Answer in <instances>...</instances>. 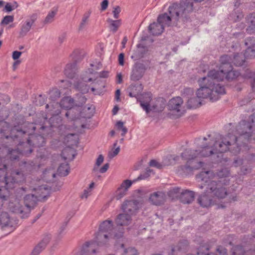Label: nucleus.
Instances as JSON below:
<instances>
[{"mask_svg": "<svg viewBox=\"0 0 255 255\" xmlns=\"http://www.w3.org/2000/svg\"><path fill=\"white\" fill-rule=\"evenodd\" d=\"M210 174V171H203L198 176V178L201 180H204L207 176Z\"/></svg>", "mask_w": 255, "mask_h": 255, "instance_id": "052dcab7", "label": "nucleus"}, {"mask_svg": "<svg viewBox=\"0 0 255 255\" xmlns=\"http://www.w3.org/2000/svg\"><path fill=\"white\" fill-rule=\"evenodd\" d=\"M58 172L61 176H65L69 172V166L67 163H63L60 165Z\"/></svg>", "mask_w": 255, "mask_h": 255, "instance_id": "79ce46f5", "label": "nucleus"}, {"mask_svg": "<svg viewBox=\"0 0 255 255\" xmlns=\"http://www.w3.org/2000/svg\"><path fill=\"white\" fill-rule=\"evenodd\" d=\"M197 255H228L227 250L221 246L218 247L214 254H210L208 249L206 252H203L202 249H200L197 252Z\"/></svg>", "mask_w": 255, "mask_h": 255, "instance_id": "473e14b6", "label": "nucleus"}, {"mask_svg": "<svg viewBox=\"0 0 255 255\" xmlns=\"http://www.w3.org/2000/svg\"><path fill=\"white\" fill-rule=\"evenodd\" d=\"M203 98L198 96L197 91L195 95H194L188 99L186 102V106L188 109H195L201 105L202 100Z\"/></svg>", "mask_w": 255, "mask_h": 255, "instance_id": "a878e982", "label": "nucleus"}, {"mask_svg": "<svg viewBox=\"0 0 255 255\" xmlns=\"http://www.w3.org/2000/svg\"><path fill=\"white\" fill-rule=\"evenodd\" d=\"M104 160V156L102 154H100L97 158L95 165L93 169V172L95 175L98 174L99 173H105L108 170L109 167V163L105 164L102 167L99 168L100 166L103 163Z\"/></svg>", "mask_w": 255, "mask_h": 255, "instance_id": "aec40b11", "label": "nucleus"}, {"mask_svg": "<svg viewBox=\"0 0 255 255\" xmlns=\"http://www.w3.org/2000/svg\"><path fill=\"white\" fill-rule=\"evenodd\" d=\"M22 54V52L18 51H14L12 52V58L14 60H19L18 59Z\"/></svg>", "mask_w": 255, "mask_h": 255, "instance_id": "bf43d9fd", "label": "nucleus"}, {"mask_svg": "<svg viewBox=\"0 0 255 255\" xmlns=\"http://www.w3.org/2000/svg\"><path fill=\"white\" fill-rule=\"evenodd\" d=\"M255 252V229L252 231V234L248 237L243 246L238 245L232 249V255H244L246 252Z\"/></svg>", "mask_w": 255, "mask_h": 255, "instance_id": "423d86ee", "label": "nucleus"}, {"mask_svg": "<svg viewBox=\"0 0 255 255\" xmlns=\"http://www.w3.org/2000/svg\"><path fill=\"white\" fill-rule=\"evenodd\" d=\"M166 199V196L164 192L157 191L150 194L149 198V202L155 206H159L163 204Z\"/></svg>", "mask_w": 255, "mask_h": 255, "instance_id": "dca6fc26", "label": "nucleus"}, {"mask_svg": "<svg viewBox=\"0 0 255 255\" xmlns=\"http://www.w3.org/2000/svg\"><path fill=\"white\" fill-rule=\"evenodd\" d=\"M245 62V56L242 52L235 53L232 57L233 64L236 66L243 65Z\"/></svg>", "mask_w": 255, "mask_h": 255, "instance_id": "f704fd0d", "label": "nucleus"}, {"mask_svg": "<svg viewBox=\"0 0 255 255\" xmlns=\"http://www.w3.org/2000/svg\"><path fill=\"white\" fill-rule=\"evenodd\" d=\"M118 141H116L113 144V147L109 151L108 154V157L110 159H112L115 156H117L120 150V147L117 146Z\"/></svg>", "mask_w": 255, "mask_h": 255, "instance_id": "58836bf2", "label": "nucleus"}, {"mask_svg": "<svg viewBox=\"0 0 255 255\" xmlns=\"http://www.w3.org/2000/svg\"><path fill=\"white\" fill-rule=\"evenodd\" d=\"M215 145V140L211 139L208 142V145L202 147L199 152V156L208 157L216 153L214 146Z\"/></svg>", "mask_w": 255, "mask_h": 255, "instance_id": "6ab92c4d", "label": "nucleus"}, {"mask_svg": "<svg viewBox=\"0 0 255 255\" xmlns=\"http://www.w3.org/2000/svg\"><path fill=\"white\" fill-rule=\"evenodd\" d=\"M59 103L60 107L66 110H70L77 106L74 99L71 96L64 97Z\"/></svg>", "mask_w": 255, "mask_h": 255, "instance_id": "b1692460", "label": "nucleus"}, {"mask_svg": "<svg viewBox=\"0 0 255 255\" xmlns=\"http://www.w3.org/2000/svg\"><path fill=\"white\" fill-rule=\"evenodd\" d=\"M44 249V248L38 244L34 248L30 255H38Z\"/></svg>", "mask_w": 255, "mask_h": 255, "instance_id": "603ef678", "label": "nucleus"}, {"mask_svg": "<svg viewBox=\"0 0 255 255\" xmlns=\"http://www.w3.org/2000/svg\"><path fill=\"white\" fill-rule=\"evenodd\" d=\"M147 48L142 44H138L133 50L131 58L134 61L143 58L148 53Z\"/></svg>", "mask_w": 255, "mask_h": 255, "instance_id": "412c9836", "label": "nucleus"}, {"mask_svg": "<svg viewBox=\"0 0 255 255\" xmlns=\"http://www.w3.org/2000/svg\"><path fill=\"white\" fill-rule=\"evenodd\" d=\"M237 137L234 135H228L222 138L221 141L216 142L215 140V145H213L216 153L224 152L228 151L229 146L236 143Z\"/></svg>", "mask_w": 255, "mask_h": 255, "instance_id": "6e6552de", "label": "nucleus"}, {"mask_svg": "<svg viewBox=\"0 0 255 255\" xmlns=\"http://www.w3.org/2000/svg\"><path fill=\"white\" fill-rule=\"evenodd\" d=\"M246 45L247 46L246 50L247 56L253 58L255 57V39L250 38L247 39Z\"/></svg>", "mask_w": 255, "mask_h": 255, "instance_id": "cd10ccee", "label": "nucleus"}, {"mask_svg": "<svg viewBox=\"0 0 255 255\" xmlns=\"http://www.w3.org/2000/svg\"><path fill=\"white\" fill-rule=\"evenodd\" d=\"M149 30L152 33L153 35H159L161 34L164 29V27L160 23L157 22L153 23L149 26Z\"/></svg>", "mask_w": 255, "mask_h": 255, "instance_id": "7c9ffc66", "label": "nucleus"}, {"mask_svg": "<svg viewBox=\"0 0 255 255\" xmlns=\"http://www.w3.org/2000/svg\"><path fill=\"white\" fill-rule=\"evenodd\" d=\"M169 110L175 114L177 117H180L184 113L183 101L180 97L171 99L168 103Z\"/></svg>", "mask_w": 255, "mask_h": 255, "instance_id": "1a4fd4ad", "label": "nucleus"}, {"mask_svg": "<svg viewBox=\"0 0 255 255\" xmlns=\"http://www.w3.org/2000/svg\"><path fill=\"white\" fill-rule=\"evenodd\" d=\"M95 187V183L92 182L89 185L88 187L84 190L81 194L80 197L82 199H87V198L92 194L93 190Z\"/></svg>", "mask_w": 255, "mask_h": 255, "instance_id": "4c0bfd02", "label": "nucleus"}, {"mask_svg": "<svg viewBox=\"0 0 255 255\" xmlns=\"http://www.w3.org/2000/svg\"><path fill=\"white\" fill-rule=\"evenodd\" d=\"M121 11V7L118 6H115L113 7V14L114 16V18L115 19H118L119 17L120 16V13Z\"/></svg>", "mask_w": 255, "mask_h": 255, "instance_id": "5fc2aeb1", "label": "nucleus"}, {"mask_svg": "<svg viewBox=\"0 0 255 255\" xmlns=\"http://www.w3.org/2000/svg\"><path fill=\"white\" fill-rule=\"evenodd\" d=\"M21 60H14V62L13 63L12 65V68L14 70H15L17 66L20 64Z\"/></svg>", "mask_w": 255, "mask_h": 255, "instance_id": "774afa93", "label": "nucleus"}, {"mask_svg": "<svg viewBox=\"0 0 255 255\" xmlns=\"http://www.w3.org/2000/svg\"><path fill=\"white\" fill-rule=\"evenodd\" d=\"M116 126L118 130H121L122 131L121 134L123 136H125L128 132V129L124 126V123L122 121H118L116 124Z\"/></svg>", "mask_w": 255, "mask_h": 255, "instance_id": "c03bdc74", "label": "nucleus"}, {"mask_svg": "<svg viewBox=\"0 0 255 255\" xmlns=\"http://www.w3.org/2000/svg\"><path fill=\"white\" fill-rule=\"evenodd\" d=\"M123 255H137V252L134 248H129L124 251Z\"/></svg>", "mask_w": 255, "mask_h": 255, "instance_id": "8fccbe9b", "label": "nucleus"}, {"mask_svg": "<svg viewBox=\"0 0 255 255\" xmlns=\"http://www.w3.org/2000/svg\"><path fill=\"white\" fill-rule=\"evenodd\" d=\"M65 116L69 121H72L79 119L80 115L79 111L76 109H74L67 112Z\"/></svg>", "mask_w": 255, "mask_h": 255, "instance_id": "ea45409f", "label": "nucleus"}, {"mask_svg": "<svg viewBox=\"0 0 255 255\" xmlns=\"http://www.w3.org/2000/svg\"><path fill=\"white\" fill-rule=\"evenodd\" d=\"M76 141V136L74 134H68L64 135V141L65 143H70L71 144Z\"/></svg>", "mask_w": 255, "mask_h": 255, "instance_id": "49530a36", "label": "nucleus"}, {"mask_svg": "<svg viewBox=\"0 0 255 255\" xmlns=\"http://www.w3.org/2000/svg\"><path fill=\"white\" fill-rule=\"evenodd\" d=\"M253 126L249 122L243 121L237 127V131L241 135H244L248 137L251 136V128Z\"/></svg>", "mask_w": 255, "mask_h": 255, "instance_id": "4be33fe9", "label": "nucleus"}, {"mask_svg": "<svg viewBox=\"0 0 255 255\" xmlns=\"http://www.w3.org/2000/svg\"><path fill=\"white\" fill-rule=\"evenodd\" d=\"M198 201L199 204L203 207H209L216 201L215 199L210 197V195L207 192V189L204 194L199 196Z\"/></svg>", "mask_w": 255, "mask_h": 255, "instance_id": "5701e85b", "label": "nucleus"}, {"mask_svg": "<svg viewBox=\"0 0 255 255\" xmlns=\"http://www.w3.org/2000/svg\"><path fill=\"white\" fill-rule=\"evenodd\" d=\"M229 174V171L227 169H224L218 172L217 175L220 178H223L224 177L227 176Z\"/></svg>", "mask_w": 255, "mask_h": 255, "instance_id": "13d9d810", "label": "nucleus"}, {"mask_svg": "<svg viewBox=\"0 0 255 255\" xmlns=\"http://www.w3.org/2000/svg\"><path fill=\"white\" fill-rule=\"evenodd\" d=\"M51 239V236L50 234H45L44 235L42 240L41 242L39 244L43 248H45L46 246L50 243Z\"/></svg>", "mask_w": 255, "mask_h": 255, "instance_id": "a18cd8bd", "label": "nucleus"}, {"mask_svg": "<svg viewBox=\"0 0 255 255\" xmlns=\"http://www.w3.org/2000/svg\"><path fill=\"white\" fill-rule=\"evenodd\" d=\"M220 70H216V72L223 74V80L225 79L226 71H229L232 68V57L227 55L222 56L220 58Z\"/></svg>", "mask_w": 255, "mask_h": 255, "instance_id": "9b49d317", "label": "nucleus"}, {"mask_svg": "<svg viewBox=\"0 0 255 255\" xmlns=\"http://www.w3.org/2000/svg\"><path fill=\"white\" fill-rule=\"evenodd\" d=\"M115 222L117 228H123L124 231L125 229H128V226L132 223V218L131 215L124 213L117 216Z\"/></svg>", "mask_w": 255, "mask_h": 255, "instance_id": "2eb2a0df", "label": "nucleus"}, {"mask_svg": "<svg viewBox=\"0 0 255 255\" xmlns=\"http://www.w3.org/2000/svg\"><path fill=\"white\" fill-rule=\"evenodd\" d=\"M151 99V95L147 94L143 95L142 99L140 101V106L145 111L147 114H148L150 112H157L159 111L155 106L150 104Z\"/></svg>", "mask_w": 255, "mask_h": 255, "instance_id": "a211bd4d", "label": "nucleus"}, {"mask_svg": "<svg viewBox=\"0 0 255 255\" xmlns=\"http://www.w3.org/2000/svg\"><path fill=\"white\" fill-rule=\"evenodd\" d=\"M168 11L169 14H160L157 18V21L164 27L175 25L180 19L187 18L192 11V0H181L179 3H173Z\"/></svg>", "mask_w": 255, "mask_h": 255, "instance_id": "f03ea898", "label": "nucleus"}, {"mask_svg": "<svg viewBox=\"0 0 255 255\" xmlns=\"http://www.w3.org/2000/svg\"><path fill=\"white\" fill-rule=\"evenodd\" d=\"M140 205L137 200H126L122 204V209L124 213L132 215L139 208Z\"/></svg>", "mask_w": 255, "mask_h": 255, "instance_id": "ddd939ff", "label": "nucleus"}, {"mask_svg": "<svg viewBox=\"0 0 255 255\" xmlns=\"http://www.w3.org/2000/svg\"><path fill=\"white\" fill-rule=\"evenodd\" d=\"M226 71V75L225 77L226 79L228 80H234L235 79H237V78H239L240 77H243L244 78L245 76L247 75H244L241 76V74L237 71L232 70V69L229 70V71Z\"/></svg>", "mask_w": 255, "mask_h": 255, "instance_id": "e433bc0d", "label": "nucleus"}, {"mask_svg": "<svg viewBox=\"0 0 255 255\" xmlns=\"http://www.w3.org/2000/svg\"><path fill=\"white\" fill-rule=\"evenodd\" d=\"M82 251L86 255H92L96 253V244L93 242H87L83 246Z\"/></svg>", "mask_w": 255, "mask_h": 255, "instance_id": "2f4dec72", "label": "nucleus"}, {"mask_svg": "<svg viewBox=\"0 0 255 255\" xmlns=\"http://www.w3.org/2000/svg\"><path fill=\"white\" fill-rule=\"evenodd\" d=\"M89 20V16L85 15L82 20V21L80 24L79 29L80 30H82L85 26V25L88 23Z\"/></svg>", "mask_w": 255, "mask_h": 255, "instance_id": "6e6d98bb", "label": "nucleus"}, {"mask_svg": "<svg viewBox=\"0 0 255 255\" xmlns=\"http://www.w3.org/2000/svg\"><path fill=\"white\" fill-rule=\"evenodd\" d=\"M65 75L71 79V84L77 89L80 90L86 83L93 81L95 77L93 73L86 72L82 76L77 75L78 68L75 62L69 63L64 68Z\"/></svg>", "mask_w": 255, "mask_h": 255, "instance_id": "20e7f679", "label": "nucleus"}, {"mask_svg": "<svg viewBox=\"0 0 255 255\" xmlns=\"http://www.w3.org/2000/svg\"><path fill=\"white\" fill-rule=\"evenodd\" d=\"M127 191L125 189H123L120 187L118 189L116 192L115 198L117 200H120L126 194Z\"/></svg>", "mask_w": 255, "mask_h": 255, "instance_id": "de8ad7c7", "label": "nucleus"}, {"mask_svg": "<svg viewBox=\"0 0 255 255\" xmlns=\"http://www.w3.org/2000/svg\"><path fill=\"white\" fill-rule=\"evenodd\" d=\"M60 103H50L46 105L47 112L51 116H58L61 114Z\"/></svg>", "mask_w": 255, "mask_h": 255, "instance_id": "bb28decb", "label": "nucleus"}, {"mask_svg": "<svg viewBox=\"0 0 255 255\" xmlns=\"http://www.w3.org/2000/svg\"><path fill=\"white\" fill-rule=\"evenodd\" d=\"M56 12V10H52L50 11L45 17L44 20V23L45 24H48L52 22L54 20Z\"/></svg>", "mask_w": 255, "mask_h": 255, "instance_id": "37998d69", "label": "nucleus"}, {"mask_svg": "<svg viewBox=\"0 0 255 255\" xmlns=\"http://www.w3.org/2000/svg\"><path fill=\"white\" fill-rule=\"evenodd\" d=\"M181 158L187 162H190L192 160L199 157L198 151L191 149H185L181 154Z\"/></svg>", "mask_w": 255, "mask_h": 255, "instance_id": "393cba45", "label": "nucleus"}, {"mask_svg": "<svg viewBox=\"0 0 255 255\" xmlns=\"http://www.w3.org/2000/svg\"><path fill=\"white\" fill-rule=\"evenodd\" d=\"M109 1L108 0H104L101 3V10H106L108 6Z\"/></svg>", "mask_w": 255, "mask_h": 255, "instance_id": "0e129e2a", "label": "nucleus"}, {"mask_svg": "<svg viewBox=\"0 0 255 255\" xmlns=\"http://www.w3.org/2000/svg\"><path fill=\"white\" fill-rule=\"evenodd\" d=\"M16 224V222L10 218L7 213L4 212L0 214V225L3 230H5L7 233L13 231L15 228Z\"/></svg>", "mask_w": 255, "mask_h": 255, "instance_id": "9d476101", "label": "nucleus"}, {"mask_svg": "<svg viewBox=\"0 0 255 255\" xmlns=\"http://www.w3.org/2000/svg\"><path fill=\"white\" fill-rule=\"evenodd\" d=\"M223 75L216 72L215 69L210 70L206 76L198 80L199 88L197 90L198 96L209 99L211 101L218 100L221 95L225 93L223 86L216 81H223Z\"/></svg>", "mask_w": 255, "mask_h": 255, "instance_id": "f257e3e1", "label": "nucleus"}, {"mask_svg": "<svg viewBox=\"0 0 255 255\" xmlns=\"http://www.w3.org/2000/svg\"><path fill=\"white\" fill-rule=\"evenodd\" d=\"M247 75L245 76V78H251V84L253 90H255V75L252 77L251 76V73L247 70L246 71Z\"/></svg>", "mask_w": 255, "mask_h": 255, "instance_id": "3c124183", "label": "nucleus"}, {"mask_svg": "<svg viewBox=\"0 0 255 255\" xmlns=\"http://www.w3.org/2000/svg\"><path fill=\"white\" fill-rule=\"evenodd\" d=\"M205 186L207 192L216 201L225 198L228 195L226 185L221 181H211L205 184Z\"/></svg>", "mask_w": 255, "mask_h": 255, "instance_id": "39448f33", "label": "nucleus"}, {"mask_svg": "<svg viewBox=\"0 0 255 255\" xmlns=\"http://www.w3.org/2000/svg\"><path fill=\"white\" fill-rule=\"evenodd\" d=\"M147 67L143 63L136 62L133 65L130 75V79L133 81L140 80L143 76Z\"/></svg>", "mask_w": 255, "mask_h": 255, "instance_id": "f8f14e48", "label": "nucleus"}, {"mask_svg": "<svg viewBox=\"0 0 255 255\" xmlns=\"http://www.w3.org/2000/svg\"><path fill=\"white\" fill-rule=\"evenodd\" d=\"M33 190L35 192L34 195L38 198H45L48 196L49 190L45 186H40L37 188H34Z\"/></svg>", "mask_w": 255, "mask_h": 255, "instance_id": "72a5a7b5", "label": "nucleus"}, {"mask_svg": "<svg viewBox=\"0 0 255 255\" xmlns=\"http://www.w3.org/2000/svg\"><path fill=\"white\" fill-rule=\"evenodd\" d=\"M37 201L34 194H28L24 198V210L23 211L28 217L32 209L35 206Z\"/></svg>", "mask_w": 255, "mask_h": 255, "instance_id": "f3484780", "label": "nucleus"}, {"mask_svg": "<svg viewBox=\"0 0 255 255\" xmlns=\"http://www.w3.org/2000/svg\"><path fill=\"white\" fill-rule=\"evenodd\" d=\"M132 184V182L129 180H126L124 181L120 186V187L123 189H125V191L127 192L128 189L130 187Z\"/></svg>", "mask_w": 255, "mask_h": 255, "instance_id": "864d4df0", "label": "nucleus"}, {"mask_svg": "<svg viewBox=\"0 0 255 255\" xmlns=\"http://www.w3.org/2000/svg\"><path fill=\"white\" fill-rule=\"evenodd\" d=\"M82 53V50L79 49H75L70 56L73 58H77Z\"/></svg>", "mask_w": 255, "mask_h": 255, "instance_id": "680f3d73", "label": "nucleus"}, {"mask_svg": "<svg viewBox=\"0 0 255 255\" xmlns=\"http://www.w3.org/2000/svg\"><path fill=\"white\" fill-rule=\"evenodd\" d=\"M4 9L7 12H10L13 9V8L11 4L7 3L5 5Z\"/></svg>", "mask_w": 255, "mask_h": 255, "instance_id": "69168bd1", "label": "nucleus"}, {"mask_svg": "<svg viewBox=\"0 0 255 255\" xmlns=\"http://www.w3.org/2000/svg\"><path fill=\"white\" fill-rule=\"evenodd\" d=\"M124 54L123 53H120L119 55L118 62L119 64L121 66H123L124 65Z\"/></svg>", "mask_w": 255, "mask_h": 255, "instance_id": "e2e57ef3", "label": "nucleus"}, {"mask_svg": "<svg viewBox=\"0 0 255 255\" xmlns=\"http://www.w3.org/2000/svg\"><path fill=\"white\" fill-rule=\"evenodd\" d=\"M56 173L53 170H45L43 173V177L47 181H52L55 177Z\"/></svg>", "mask_w": 255, "mask_h": 255, "instance_id": "a19ab883", "label": "nucleus"}, {"mask_svg": "<svg viewBox=\"0 0 255 255\" xmlns=\"http://www.w3.org/2000/svg\"><path fill=\"white\" fill-rule=\"evenodd\" d=\"M13 20L14 16L13 15H6L3 18L1 21L0 24L7 25L8 24L12 22Z\"/></svg>", "mask_w": 255, "mask_h": 255, "instance_id": "09e8293b", "label": "nucleus"}, {"mask_svg": "<svg viewBox=\"0 0 255 255\" xmlns=\"http://www.w3.org/2000/svg\"><path fill=\"white\" fill-rule=\"evenodd\" d=\"M22 203L18 195H15L10 199L7 204V209L13 213L18 214L21 218H25L27 216L23 212L24 210V206Z\"/></svg>", "mask_w": 255, "mask_h": 255, "instance_id": "0eeeda50", "label": "nucleus"}, {"mask_svg": "<svg viewBox=\"0 0 255 255\" xmlns=\"http://www.w3.org/2000/svg\"><path fill=\"white\" fill-rule=\"evenodd\" d=\"M109 75V72L107 71H103L99 74V76L101 78H107Z\"/></svg>", "mask_w": 255, "mask_h": 255, "instance_id": "338daca9", "label": "nucleus"}, {"mask_svg": "<svg viewBox=\"0 0 255 255\" xmlns=\"http://www.w3.org/2000/svg\"><path fill=\"white\" fill-rule=\"evenodd\" d=\"M99 231L98 240L100 246L115 244L123 247V228H115L113 221L107 220L101 223L99 227Z\"/></svg>", "mask_w": 255, "mask_h": 255, "instance_id": "7ed1b4c3", "label": "nucleus"}, {"mask_svg": "<svg viewBox=\"0 0 255 255\" xmlns=\"http://www.w3.org/2000/svg\"><path fill=\"white\" fill-rule=\"evenodd\" d=\"M12 133H16V135H11V137L13 139H14L15 138H17L18 137H20V136H21L22 135H23V134H24L25 133V132L20 130H17L16 131L15 129H13L12 130Z\"/></svg>", "mask_w": 255, "mask_h": 255, "instance_id": "4d7b16f0", "label": "nucleus"}, {"mask_svg": "<svg viewBox=\"0 0 255 255\" xmlns=\"http://www.w3.org/2000/svg\"><path fill=\"white\" fill-rule=\"evenodd\" d=\"M107 22L109 24V28L113 32H116L122 24L121 19L113 20L111 18L107 19Z\"/></svg>", "mask_w": 255, "mask_h": 255, "instance_id": "c9c22d12", "label": "nucleus"}, {"mask_svg": "<svg viewBox=\"0 0 255 255\" xmlns=\"http://www.w3.org/2000/svg\"><path fill=\"white\" fill-rule=\"evenodd\" d=\"M194 192L186 190L182 192L180 199L184 204H189L194 200Z\"/></svg>", "mask_w": 255, "mask_h": 255, "instance_id": "c756f323", "label": "nucleus"}, {"mask_svg": "<svg viewBox=\"0 0 255 255\" xmlns=\"http://www.w3.org/2000/svg\"><path fill=\"white\" fill-rule=\"evenodd\" d=\"M37 14L33 13L29 16L28 18L22 24L19 32L20 37L26 36L30 31L32 25L37 19Z\"/></svg>", "mask_w": 255, "mask_h": 255, "instance_id": "4468645a", "label": "nucleus"}, {"mask_svg": "<svg viewBox=\"0 0 255 255\" xmlns=\"http://www.w3.org/2000/svg\"><path fill=\"white\" fill-rule=\"evenodd\" d=\"M179 158L178 156L173 157V156H170L166 158L163 161L162 164L159 163L157 161L155 160H151L149 162V165L151 166L156 167L158 168H161L163 166L169 165L172 164L171 160H177Z\"/></svg>", "mask_w": 255, "mask_h": 255, "instance_id": "c85d7f7f", "label": "nucleus"}]
</instances>
